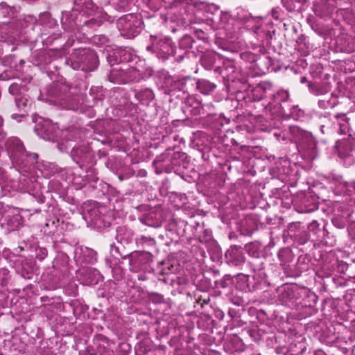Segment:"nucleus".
Returning <instances> with one entry per match:
<instances>
[{
    "mask_svg": "<svg viewBox=\"0 0 355 355\" xmlns=\"http://www.w3.org/2000/svg\"><path fill=\"white\" fill-rule=\"evenodd\" d=\"M150 40L151 44L146 46V50L156 53L159 58L166 60L174 55L175 46L168 37L150 35Z\"/></svg>",
    "mask_w": 355,
    "mask_h": 355,
    "instance_id": "f257e3e1",
    "label": "nucleus"
},
{
    "mask_svg": "<svg viewBox=\"0 0 355 355\" xmlns=\"http://www.w3.org/2000/svg\"><path fill=\"white\" fill-rule=\"evenodd\" d=\"M70 62L73 69L94 71L97 67L96 55L92 51L85 49H80L73 53L70 58Z\"/></svg>",
    "mask_w": 355,
    "mask_h": 355,
    "instance_id": "f03ea898",
    "label": "nucleus"
},
{
    "mask_svg": "<svg viewBox=\"0 0 355 355\" xmlns=\"http://www.w3.org/2000/svg\"><path fill=\"white\" fill-rule=\"evenodd\" d=\"M117 28L123 37L132 38L140 33L142 29V22L133 14L121 17L117 21Z\"/></svg>",
    "mask_w": 355,
    "mask_h": 355,
    "instance_id": "7ed1b4c3",
    "label": "nucleus"
},
{
    "mask_svg": "<svg viewBox=\"0 0 355 355\" xmlns=\"http://www.w3.org/2000/svg\"><path fill=\"white\" fill-rule=\"evenodd\" d=\"M7 147L9 150H12L15 153H19L22 155H26V156L30 155L33 157V159H37V155L35 153L28 154L25 148L21 143V141L17 138H12L7 141L6 142Z\"/></svg>",
    "mask_w": 355,
    "mask_h": 355,
    "instance_id": "20e7f679",
    "label": "nucleus"
},
{
    "mask_svg": "<svg viewBox=\"0 0 355 355\" xmlns=\"http://www.w3.org/2000/svg\"><path fill=\"white\" fill-rule=\"evenodd\" d=\"M355 139L350 141H344L337 144L338 153L340 157L347 158L352 156V153L354 150Z\"/></svg>",
    "mask_w": 355,
    "mask_h": 355,
    "instance_id": "39448f33",
    "label": "nucleus"
},
{
    "mask_svg": "<svg viewBox=\"0 0 355 355\" xmlns=\"http://www.w3.org/2000/svg\"><path fill=\"white\" fill-rule=\"evenodd\" d=\"M97 8L92 0H76L75 9L83 15H92Z\"/></svg>",
    "mask_w": 355,
    "mask_h": 355,
    "instance_id": "423d86ee",
    "label": "nucleus"
},
{
    "mask_svg": "<svg viewBox=\"0 0 355 355\" xmlns=\"http://www.w3.org/2000/svg\"><path fill=\"white\" fill-rule=\"evenodd\" d=\"M124 64L113 67L109 75V80L114 83H125Z\"/></svg>",
    "mask_w": 355,
    "mask_h": 355,
    "instance_id": "0eeeda50",
    "label": "nucleus"
},
{
    "mask_svg": "<svg viewBox=\"0 0 355 355\" xmlns=\"http://www.w3.org/2000/svg\"><path fill=\"white\" fill-rule=\"evenodd\" d=\"M41 136L44 139L54 141L57 137L55 126L48 122H45L41 127Z\"/></svg>",
    "mask_w": 355,
    "mask_h": 355,
    "instance_id": "6e6552de",
    "label": "nucleus"
},
{
    "mask_svg": "<svg viewBox=\"0 0 355 355\" xmlns=\"http://www.w3.org/2000/svg\"><path fill=\"white\" fill-rule=\"evenodd\" d=\"M125 75V83L130 81H138L141 78V73L135 67H130L126 64H124Z\"/></svg>",
    "mask_w": 355,
    "mask_h": 355,
    "instance_id": "1a4fd4ad",
    "label": "nucleus"
},
{
    "mask_svg": "<svg viewBox=\"0 0 355 355\" xmlns=\"http://www.w3.org/2000/svg\"><path fill=\"white\" fill-rule=\"evenodd\" d=\"M305 136L300 141V146L302 148L307 150H312L315 148V141L312 137L309 134H304Z\"/></svg>",
    "mask_w": 355,
    "mask_h": 355,
    "instance_id": "9d476101",
    "label": "nucleus"
},
{
    "mask_svg": "<svg viewBox=\"0 0 355 355\" xmlns=\"http://www.w3.org/2000/svg\"><path fill=\"white\" fill-rule=\"evenodd\" d=\"M21 217L20 215H15L12 218L8 220V225H10V228L13 230L15 229L18 228L21 225Z\"/></svg>",
    "mask_w": 355,
    "mask_h": 355,
    "instance_id": "9b49d317",
    "label": "nucleus"
},
{
    "mask_svg": "<svg viewBox=\"0 0 355 355\" xmlns=\"http://www.w3.org/2000/svg\"><path fill=\"white\" fill-rule=\"evenodd\" d=\"M143 94L145 95V96L146 97V98L148 100H150V99L153 98V94L152 91L150 89H146L145 91H144L143 92H137L135 94V96L139 101H144V98L142 97Z\"/></svg>",
    "mask_w": 355,
    "mask_h": 355,
    "instance_id": "f8f14e48",
    "label": "nucleus"
},
{
    "mask_svg": "<svg viewBox=\"0 0 355 355\" xmlns=\"http://www.w3.org/2000/svg\"><path fill=\"white\" fill-rule=\"evenodd\" d=\"M61 105L63 108L67 110H76L78 108V103L76 100H73L72 102L61 103Z\"/></svg>",
    "mask_w": 355,
    "mask_h": 355,
    "instance_id": "ddd939ff",
    "label": "nucleus"
},
{
    "mask_svg": "<svg viewBox=\"0 0 355 355\" xmlns=\"http://www.w3.org/2000/svg\"><path fill=\"white\" fill-rule=\"evenodd\" d=\"M20 86L17 83H12L9 87V92L12 95H17L20 92Z\"/></svg>",
    "mask_w": 355,
    "mask_h": 355,
    "instance_id": "4468645a",
    "label": "nucleus"
},
{
    "mask_svg": "<svg viewBox=\"0 0 355 355\" xmlns=\"http://www.w3.org/2000/svg\"><path fill=\"white\" fill-rule=\"evenodd\" d=\"M15 102H16L17 106L19 108L22 109L26 107V103H27V99L17 97L15 98Z\"/></svg>",
    "mask_w": 355,
    "mask_h": 355,
    "instance_id": "2eb2a0df",
    "label": "nucleus"
},
{
    "mask_svg": "<svg viewBox=\"0 0 355 355\" xmlns=\"http://www.w3.org/2000/svg\"><path fill=\"white\" fill-rule=\"evenodd\" d=\"M180 1V3L181 4H182L183 6L184 5H187L189 7H191V9H193V7H194V1L193 0H179Z\"/></svg>",
    "mask_w": 355,
    "mask_h": 355,
    "instance_id": "dca6fc26",
    "label": "nucleus"
},
{
    "mask_svg": "<svg viewBox=\"0 0 355 355\" xmlns=\"http://www.w3.org/2000/svg\"><path fill=\"white\" fill-rule=\"evenodd\" d=\"M341 119H342V121H344V123H340V132L341 133H345V130H346V129L347 128V121H346V119H345V116H343L341 117Z\"/></svg>",
    "mask_w": 355,
    "mask_h": 355,
    "instance_id": "f3484780",
    "label": "nucleus"
},
{
    "mask_svg": "<svg viewBox=\"0 0 355 355\" xmlns=\"http://www.w3.org/2000/svg\"><path fill=\"white\" fill-rule=\"evenodd\" d=\"M278 96H281V100L285 101L288 98V93L286 91H281L278 93Z\"/></svg>",
    "mask_w": 355,
    "mask_h": 355,
    "instance_id": "a211bd4d",
    "label": "nucleus"
},
{
    "mask_svg": "<svg viewBox=\"0 0 355 355\" xmlns=\"http://www.w3.org/2000/svg\"><path fill=\"white\" fill-rule=\"evenodd\" d=\"M346 187L349 191H351V192L355 191V182H352L350 183H347Z\"/></svg>",
    "mask_w": 355,
    "mask_h": 355,
    "instance_id": "6ab92c4d",
    "label": "nucleus"
},
{
    "mask_svg": "<svg viewBox=\"0 0 355 355\" xmlns=\"http://www.w3.org/2000/svg\"><path fill=\"white\" fill-rule=\"evenodd\" d=\"M207 85L208 86L209 90H213L216 87L214 84L209 83H207Z\"/></svg>",
    "mask_w": 355,
    "mask_h": 355,
    "instance_id": "aec40b11",
    "label": "nucleus"
},
{
    "mask_svg": "<svg viewBox=\"0 0 355 355\" xmlns=\"http://www.w3.org/2000/svg\"><path fill=\"white\" fill-rule=\"evenodd\" d=\"M3 119L0 116V128L3 125Z\"/></svg>",
    "mask_w": 355,
    "mask_h": 355,
    "instance_id": "412c9836",
    "label": "nucleus"
},
{
    "mask_svg": "<svg viewBox=\"0 0 355 355\" xmlns=\"http://www.w3.org/2000/svg\"><path fill=\"white\" fill-rule=\"evenodd\" d=\"M319 105H320V107H322V106H323V103H322V102H321V101H320V102H319Z\"/></svg>",
    "mask_w": 355,
    "mask_h": 355,
    "instance_id": "4be33fe9",
    "label": "nucleus"
},
{
    "mask_svg": "<svg viewBox=\"0 0 355 355\" xmlns=\"http://www.w3.org/2000/svg\"><path fill=\"white\" fill-rule=\"evenodd\" d=\"M319 105H320V107H322V106H323V103H322V102H321V101H320V102H319Z\"/></svg>",
    "mask_w": 355,
    "mask_h": 355,
    "instance_id": "5701e85b",
    "label": "nucleus"
},
{
    "mask_svg": "<svg viewBox=\"0 0 355 355\" xmlns=\"http://www.w3.org/2000/svg\"><path fill=\"white\" fill-rule=\"evenodd\" d=\"M184 20H185V21H186V20H187V21H191V19H189V18H188V19H187V18H184Z\"/></svg>",
    "mask_w": 355,
    "mask_h": 355,
    "instance_id": "b1692460",
    "label": "nucleus"
}]
</instances>
